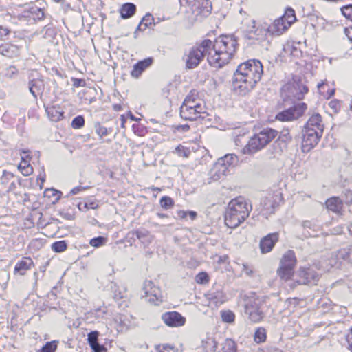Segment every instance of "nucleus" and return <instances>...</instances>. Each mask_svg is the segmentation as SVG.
Instances as JSON below:
<instances>
[{
    "label": "nucleus",
    "instance_id": "3c124183",
    "mask_svg": "<svg viewBox=\"0 0 352 352\" xmlns=\"http://www.w3.org/2000/svg\"><path fill=\"white\" fill-rule=\"evenodd\" d=\"M342 14L347 19L352 20V5L343 7L342 9Z\"/></svg>",
    "mask_w": 352,
    "mask_h": 352
},
{
    "label": "nucleus",
    "instance_id": "c85d7f7f",
    "mask_svg": "<svg viewBox=\"0 0 352 352\" xmlns=\"http://www.w3.org/2000/svg\"><path fill=\"white\" fill-rule=\"evenodd\" d=\"M136 11V6L132 3H126L122 5L120 13L122 19H129L134 15Z\"/></svg>",
    "mask_w": 352,
    "mask_h": 352
},
{
    "label": "nucleus",
    "instance_id": "393cba45",
    "mask_svg": "<svg viewBox=\"0 0 352 352\" xmlns=\"http://www.w3.org/2000/svg\"><path fill=\"white\" fill-rule=\"evenodd\" d=\"M0 54L9 58L17 57L20 54V49L15 45L6 43L0 45Z\"/></svg>",
    "mask_w": 352,
    "mask_h": 352
},
{
    "label": "nucleus",
    "instance_id": "4d7b16f0",
    "mask_svg": "<svg viewBox=\"0 0 352 352\" xmlns=\"http://www.w3.org/2000/svg\"><path fill=\"white\" fill-rule=\"evenodd\" d=\"M87 188V187H82V186H76L74 188H72L69 192V195H77L80 192L82 191V190H85Z\"/></svg>",
    "mask_w": 352,
    "mask_h": 352
},
{
    "label": "nucleus",
    "instance_id": "4468645a",
    "mask_svg": "<svg viewBox=\"0 0 352 352\" xmlns=\"http://www.w3.org/2000/svg\"><path fill=\"white\" fill-rule=\"evenodd\" d=\"M205 296L208 300V306L210 307H218L227 300L226 296L221 289H212Z\"/></svg>",
    "mask_w": 352,
    "mask_h": 352
},
{
    "label": "nucleus",
    "instance_id": "9b49d317",
    "mask_svg": "<svg viewBox=\"0 0 352 352\" xmlns=\"http://www.w3.org/2000/svg\"><path fill=\"white\" fill-rule=\"evenodd\" d=\"M269 27L267 24L257 25L254 20H250L246 30L250 34L249 38L264 41L269 34Z\"/></svg>",
    "mask_w": 352,
    "mask_h": 352
},
{
    "label": "nucleus",
    "instance_id": "b1692460",
    "mask_svg": "<svg viewBox=\"0 0 352 352\" xmlns=\"http://www.w3.org/2000/svg\"><path fill=\"white\" fill-rule=\"evenodd\" d=\"M152 63L153 59L151 58H147L143 60L139 61L134 65L131 72V75L134 78H138L146 68L151 65Z\"/></svg>",
    "mask_w": 352,
    "mask_h": 352
},
{
    "label": "nucleus",
    "instance_id": "0eeeda50",
    "mask_svg": "<svg viewBox=\"0 0 352 352\" xmlns=\"http://www.w3.org/2000/svg\"><path fill=\"white\" fill-rule=\"evenodd\" d=\"M266 305L258 298L249 299L245 305V314L252 322H259L265 317Z\"/></svg>",
    "mask_w": 352,
    "mask_h": 352
},
{
    "label": "nucleus",
    "instance_id": "09e8293b",
    "mask_svg": "<svg viewBox=\"0 0 352 352\" xmlns=\"http://www.w3.org/2000/svg\"><path fill=\"white\" fill-rule=\"evenodd\" d=\"M156 349L157 352H179L175 346L168 344L160 345Z\"/></svg>",
    "mask_w": 352,
    "mask_h": 352
},
{
    "label": "nucleus",
    "instance_id": "cd10ccee",
    "mask_svg": "<svg viewBox=\"0 0 352 352\" xmlns=\"http://www.w3.org/2000/svg\"><path fill=\"white\" fill-rule=\"evenodd\" d=\"M296 263V258L295 254L292 250L287 251L283 256L280 260V265L285 267H290L294 268Z\"/></svg>",
    "mask_w": 352,
    "mask_h": 352
},
{
    "label": "nucleus",
    "instance_id": "69168bd1",
    "mask_svg": "<svg viewBox=\"0 0 352 352\" xmlns=\"http://www.w3.org/2000/svg\"><path fill=\"white\" fill-rule=\"evenodd\" d=\"M85 206L87 208L95 209L97 208L98 205L95 202L86 203Z\"/></svg>",
    "mask_w": 352,
    "mask_h": 352
},
{
    "label": "nucleus",
    "instance_id": "f257e3e1",
    "mask_svg": "<svg viewBox=\"0 0 352 352\" xmlns=\"http://www.w3.org/2000/svg\"><path fill=\"white\" fill-rule=\"evenodd\" d=\"M237 45L236 40L232 36H221L214 42L204 40L201 44L192 47L185 55L186 67H197L205 56L209 64L221 67L227 64L234 55Z\"/></svg>",
    "mask_w": 352,
    "mask_h": 352
},
{
    "label": "nucleus",
    "instance_id": "a878e982",
    "mask_svg": "<svg viewBox=\"0 0 352 352\" xmlns=\"http://www.w3.org/2000/svg\"><path fill=\"white\" fill-rule=\"evenodd\" d=\"M44 88L43 80L39 79H33L29 82V90L35 99L37 96L42 93Z\"/></svg>",
    "mask_w": 352,
    "mask_h": 352
},
{
    "label": "nucleus",
    "instance_id": "4c0bfd02",
    "mask_svg": "<svg viewBox=\"0 0 352 352\" xmlns=\"http://www.w3.org/2000/svg\"><path fill=\"white\" fill-rule=\"evenodd\" d=\"M67 247V244L65 241H56L52 245V250L55 252H63Z\"/></svg>",
    "mask_w": 352,
    "mask_h": 352
},
{
    "label": "nucleus",
    "instance_id": "ddd939ff",
    "mask_svg": "<svg viewBox=\"0 0 352 352\" xmlns=\"http://www.w3.org/2000/svg\"><path fill=\"white\" fill-rule=\"evenodd\" d=\"M162 320L168 327H179L185 324L186 318L177 311H168L162 315Z\"/></svg>",
    "mask_w": 352,
    "mask_h": 352
},
{
    "label": "nucleus",
    "instance_id": "dca6fc26",
    "mask_svg": "<svg viewBox=\"0 0 352 352\" xmlns=\"http://www.w3.org/2000/svg\"><path fill=\"white\" fill-rule=\"evenodd\" d=\"M305 129L316 131L319 133H323L324 124L321 116L315 113L309 118L305 126Z\"/></svg>",
    "mask_w": 352,
    "mask_h": 352
},
{
    "label": "nucleus",
    "instance_id": "20e7f679",
    "mask_svg": "<svg viewBox=\"0 0 352 352\" xmlns=\"http://www.w3.org/2000/svg\"><path fill=\"white\" fill-rule=\"evenodd\" d=\"M206 114L204 102L192 95L186 97L180 107V116L186 120H195L198 118H204Z\"/></svg>",
    "mask_w": 352,
    "mask_h": 352
},
{
    "label": "nucleus",
    "instance_id": "ea45409f",
    "mask_svg": "<svg viewBox=\"0 0 352 352\" xmlns=\"http://www.w3.org/2000/svg\"><path fill=\"white\" fill-rule=\"evenodd\" d=\"M107 238L104 236H98L90 240L89 244L94 248H100L107 243Z\"/></svg>",
    "mask_w": 352,
    "mask_h": 352
},
{
    "label": "nucleus",
    "instance_id": "37998d69",
    "mask_svg": "<svg viewBox=\"0 0 352 352\" xmlns=\"http://www.w3.org/2000/svg\"><path fill=\"white\" fill-rule=\"evenodd\" d=\"M160 203L161 206L166 210L170 208L174 204L173 200L167 196L162 197L160 199Z\"/></svg>",
    "mask_w": 352,
    "mask_h": 352
},
{
    "label": "nucleus",
    "instance_id": "e433bc0d",
    "mask_svg": "<svg viewBox=\"0 0 352 352\" xmlns=\"http://www.w3.org/2000/svg\"><path fill=\"white\" fill-rule=\"evenodd\" d=\"M254 338L256 342H263L266 339V330L263 327H259L254 333Z\"/></svg>",
    "mask_w": 352,
    "mask_h": 352
},
{
    "label": "nucleus",
    "instance_id": "680f3d73",
    "mask_svg": "<svg viewBox=\"0 0 352 352\" xmlns=\"http://www.w3.org/2000/svg\"><path fill=\"white\" fill-rule=\"evenodd\" d=\"M346 198L345 199V202L349 204L352 202V191L347 190L346 193Z\"/></svg>",
    "mask_w": 352,
    "mask_h": 352
},
{
    "label": "nucleus",
    "instance_id": "a211bd4d",
    "mask_svg": "<svg viewBox=\"0 0 352 352\" xmlns=\"http://www.w3.org/2000/svg\"><path fill=\"white\" fill-rule=\"evenodd\" d=\"M194 12L201 17L208 16L212 11V3L209 0H197L194 4Z\"/></svg>",
    "mask_w": 352,
    "mask_h": 352
},
{
    "label": "nucleus",
    "instance_id": "c9c22d12",
    "mask_svg": "<svg viewBox=\"0 0 352 352\" xmlns=\"http://www.w3.org/2000/svg\"><path fill=\"white\" fill-rule=\"evenodd\" d=\"M19 70L18 69L14 66V65H10L5 68L1 74L2 75L8 78H12L15 77L18 74Z\"/></svg>",
    "mask_w": 352,
    "mask_h": 352
},
{
    "label": "nucleus",
    "instance_id": "f704fd0d",
    "mask_svg": "<svg viewBox=\"0 0 352 352\" xmlns=\"http://www.w3.org/2000/svg\"><path fill=\"white\" fill-rule=\"evenodd\" d=\"M153 21V16L151 14H146L137 28V30H144L152 24Z\"/></svg>",
    "mask_w": 352,
    "mask_h": 352
},
{
    "label": "nucleus",
    "instance_id": "e2e57ef3",
    "mask_svg": "<svg viewBox=\"0 0 352 352\" xmlns=\"http://www.w3.org/2000/svg\"><path fill=\"white\" fill-rule=\"evenodd\" d=\"M346 340L349 344V349L352 351V328L351 332L347 335Z\"/></svg>",
    "mask_w": 352,
    "mask_h": 352
},
{
    "label": "nucleus",
    "instance_id": "f8f14e48",
    "mask_svg": "<svg viewBox=\"0 0 352 352\" xmlns=\"http://www.w3.org/2000/svg\"><path fill=\"white\" fill-rule=\"evenodd\" d=\"M298 278L295 283L298 285L315 283L319 279L318 274L312 268H300L298 272Z\"/></svg>",
    "mask_w": 352,
    "mask_h": 352
},
{
    "label": "nucleus",
    "instance_id": "5fc2aeb1",
    "mask_svg": "<svg viewBox=\"0 0 352 352\" xmlns=\"http://www.w3.org/2000/svg\"><path fill=\"white\" fill-rule=\"evenodd\" d=\"M91 349L94 351V352H105L106 349L105 348L99 344V343L97 342H96V344H93L92 345H90Z\"/></svg>",
    "mask_w": 352,
    "mask_h": 352
},
{
    "label": "nucleus",
    "instance_id": "49530a36",
    "mask_svg": "<svg viewBox=\"0 0 352 352\" xmlns=\"http://www.w3.org/2000/svg\"><path fill=\"white\" fill-rule=\"evenodd\" d=\"M195 281L199 284H206L209 281V276L206 272H199L195 276Z\"/></svg>",
    "mask_w": 352,
    "mask_h": 352
},
{
    "label": "nucleus",
    "instance_id": "774afa93",
    "mask_svg": "<svg viewBox=\"0 0 352 352\" xmlns=\"http://www.w3.org/2000/svg\"><path fill=\"white\" fill-rule=\"evenodd\" d=\"M120 120H121V122H122V124H121L122 127H124V123L126 122V119H125V117H124V115H122L120 116Z\"/></svg>",
    "mask_w": 352,
    "mask_h": 352
},
{
    "label": "nucleus",
    "instance_id": "c756f323",
    "mask_svg": "<svg viewBox=\"0 0 352 352\" xmlns=\"http://www.w3.org/2000/svg\"><path fill=\"white\" fill-rule=\"evenodd\" d=\"M45 111L49 118L53 122H57L63 117V113L60 111V107H47Z\"/></svg>",
    "mask_w": 352,
    "mask_h": 352
},
{
    "label": "nucleus",
    "instance_id": "7c9ffc66",
    "mask_svg": "<svg viewBox=\"0 0 352 352\" xmlns=\"http://www.w3.org/2000/svg\"><path fill=\"white\" fill-rule=\"evenodd\" d=\"M277 274L280 278L285 281L289 280L294 274V268L290 267H285L283 265H280L277 270Z\"/></svg>",
    "mask_w": 352,
    "mask_h": 352
},
{
    "label": "nucleus",
    "instance_id": "6ab92c4d",
    "mask_svg": "<svg viewBox=\"0 0 352 352\" xmlns=\"http://www.w3.org/2000/svg\"><path fill=\"white\" fill-rule=\"evenodd\" d=\"M228 173H226V168L221 166L219 164L216 162L209 172V183L217 182Z\"/></svg>",
    "mask_w": 352,
    "mask_h": 352
},
{
    "label": "nucleus",
    "instance_id": "338daca9",
    "mask_svg": "<svg viewBox=\"0 0 352 352\" xmlns=\"http://www.w3.org/2000/svg\"><path fill=\"white\" fill-rule=\"evenodd\" d=\"M188 216L190 218L192 221L195 220L197 216V214L195 211H189L188 212Z\"/></svg>",
    "mask_w": 352,
    "mask_h": 352
},
{
    "label": "nucleus",
    "instance_id": "f3484780",
    "mask_svg": "<svg viewBox=\"0 0 352 352\" xmlns=\"http://www.w3.org/2000/svg\"><path fill=\"white\" fill-rule=\"evenodd\" d=\"M278 240L277 232L271 233L263 237L260 241V248L262 253L270 252Z\"/></svg>",
    "mask_w": 352,
    "mask_h": 352
},
{
    "label": "nucleus",
    "instance_id": "1a4fd4ad",
    "mask_svg": "<svg viewBox=\"0 0 352 352\" xmlns=\"http://www.w3.org/2000/svg\"><path fill=\"white\" fill-rule=\"evenodd\" d=\"M307 108L305 103H298L287 109L279 112L276 119L281 122H292L300 118Z\"/></svg>",
    "mask_w": 352,
    "mask_h": 352
},
{
    "label": "nucleus",
    "instance_id": "de8ad7c7",
    "mask_svg": "<svg viewBox=\"0 0 352 352\" xmlns=\"http://www.w3.org/2000/svg\"><path fill=\"white\" fill-rule=\"evenodd\" d=\"M349 256H350V249H346V248L340 250L336 254V257L338 260L342 259L344 261H347L349 259Z\"/></svg>",
    "mask_w": 352,
    "mask_h": 352
},
{
    "label": "nucleus",
    "instance_id": "052dcab7",
    "mask_svg": "<svg viewBox=\"0 0 352 352\" xmlns=\"http://www.w3.org/2000/svg\"><path fill=\"white\" fill-rule=\"evenodd\" d=\"M243 272L247 275H251L252 274V270L246 264L243 265Z\"/></svg>",
    "mask_w": 352,
    "mask_h": 352
},
{
    "label": "nucleus",
    "instance_id": "6e6d98bb",
    "mask_svg": "<svg viewBox=\"0 0 352 352\" xmlns=\"http://www.w3.org/2000/svg\"><path fill=\"white\" fill-rule=\"evenodd\" d=\"M19 170L24 176H28L33 172V168L31 166H26V168H20Z\"/></svg>",
    "mask_w": 352,
    "mask_h": 352
},
{
    "label": "nucleus",
    "instance_id": "a19ab883",
    "mask_svg": "<svg viewBox=\"0 0 352 352\" xmlns=\"http://www.w3.org/2000/svg\"><path fill=\"white\" fill-rule=\"evenodd\" d=\"M174 153L180 157H188L191 152L188 148L180 144L175 148Z\"/></svg>",
    "mask_w": 352,
    "mask_h": 352
},
{
    "label": "nucleus",
    "instance_id": "4be33fe9",
    "mask_svg": "<svg viewBox=\"0 0 352 352\" xmlns=\"http://www.w3.org/2000/svg\"><path fill=\"white\" fill-rule=\"evenodd\" d=\"M34 266V262L30 257H24L19 261L14 267V273L21 276L25 274L26 272Z\"/></svg>",
    "mask_w": 352,
    "mask_h": 352
},
{
    "label": "nucleus",
    "instance_id": "9d476101",
    "mask_svg": "<svg viewBox=\"0 0 352 352\" xmlns=\"http://www.w3.org/2000/svg\"><path fill=\"white\" fill-rule=\"evenodd\" d=\"M142 290L144 297L149 302L157 305L162 302V296L160 289L155 286L151 280H145L143 284Z\"/></svg>",
    "mask_w": 352,
    "mask_h": 352
},
{
    "label": "nucleus",
    "instance_id": "603ef678",
    "mask_svg": "<svg viewBox=\"0 0 352 352\" xmlns=\"http://www.w3.org/2000/svg\"><path fill=\"white\" fill-rule=\"evenodd\" d=\"M99 333L96 331H91L88 334V342L89 345H92L93 344H96V342H98V337Z\"/></svg>",
    "mask_w": 352,
    "mask_h": 352
},
{
    "label": "nucleus",
    "instance_id": "412c9836",
    "mask_svg": "<svg viewBox=\"0 0 352 352\" xmlns=\"http://www.w3.org/2000/svg\"><path fill=\"white\" fill-rule=\"evenodd\" d=\"M326 208L338 214H341L343 210V202L338 197H333L328 199L325 202Z\"/></svg>",
    "mask_w": 352,
    "mask_h": 352
},
{
    "label": "nucleus",
    "instance_id": "2eb2a0df",
    "mask_svg": "<svg viewBox=\"0 0 352 352\" xmlns=\"http://www.w3.org/2000/svg\"><path fill=\"white\" fill-rule=\"evenodd\" d=\"M322 134L314 131L305 129L303 130L302 146L304 148H307L309 151L318 144Z\"/></svg>",
    "mask_w": 352,
    "mask_h": 352
},
{
    "label": "nucleus",
    "instance_id": "79ce46f5",
    "mask_svg": "<svg viewBox=\"0 0 352 352\" xmlns=\"http://www.w3.org/2000/svg\"><path fill=\"white\" fill-rule=\"evenodd\" d=\"M21 155V162H20L19 165V169L26 168V166H30V164H29V151H23Z\"/></svg>",
    "mask_w": 352,
    "mask_h": 352
},
{
    "label": "nucleus",
    "instance_id": "bf43d9fd",
    "mask_svg": "<svg viewBox=\"0 0 352 352\" xmlns=\"http://www.w3.org/2000/svg\"><path fill=\"white\" fill-rule=\"evenodd\" d=\"M177 216L181 219H185L188 216V212L184 210H178Z\"/></svg>",
    "mask_w": 352,
    "mask_h": 352
},
{
    "label": "nucleus",
    "instance_id": "bb28decb",
    "mask_svg": "<svg viewBox=\"0 0 352 352\" xmlns=\"http://www.w3.org/2000/svg\"><path fill=\"white\" fill-rule=\"evenodd\" d=\"M218 164L226 168V173H229V168L237 162V156L234 154H227L225 156L219 158L217 162Z\"/></svg>",
    "mask_w": 352,
    "mask_h": 352
},
{
    "label": "nucleus",
    "instance_id": "a18cd8bd",
    "mask_svg": "<svg viewBox=\"0 0 352 352\" xmlns=\"http://www.w3.org/2000/svg\"><path fill=\"white\" fill-rule=\"evenodd\" d=\"M85 124V120L82 116H78L75 117L72 122V126L74 129H80Z\"/></svg>",
    "mask_w": 352,
    "mask_h": 352
},
{
    "label": "nucleus",
    "instance_id": "c03bdc74",
    "mask_svg": "<svg viewBox=\"0 0 352 352\" xmlns=\"http://www.w3.org/2000/svg\"><path fill=\"white\" fill-rule=\"evenodd\" d=\"M57 348L55 341L47 342L38 352H54Z\"/></svg>",
    "mask_w": 352,
    "mask_h": 352
},
{
    "label": "nucleus",
    "instance_id": "aec40b11",
    "mask_svg": "<svg viewBox=\"0 0 352 352\" xmlns=\"http://www.w3.org/2000/svg\"><path fill=\"white\" fill-rule=\"evenodd\" d=\"M262 209L261 213L265 217L274 212V208L276 206V202L274 197H267L262 199L261 202Z\"/></svg>",
    "mask_w": 352,
    "mask_h": 352
},
{
    "label": "nucleus",
    "instance_id": "8fccbe9b",
    "mask_svg": "<svg viewBox=\"0 0 352 352\" xmlns=\"http://www.w3.org/2000/svg\"><path fill=\"white\" fill-rule=\"evenodd\" d=\"M95 128H96V131L97 134L100 138L107 135L109 133V130L106 127L100 125V124H96Z\"/></svg>",
    "mask_w": 352,
    "mask_h": 352
},
{
    "label": "nucleus",
    "instance_id": "423d86ee",
    "mask_svg": "<svg viewBox=\"0 0 352 352\" xmlns=\"http://www.w3.org/2000/svg\"><path fill=\"white\" fill-rule=\"evenodd\" d=\"M296 21L294 10L287 8L282 16L275 19L270 25H268L269 34L272 36H280L287 30Z\"/></svg>",
    "mask_w": 352,
    "mask_h": 352
},
{
    "label": "nucleus",
    "instance_id": "13d9d810",
    "mask_svg": "<svg viewBox=\"0 0 352 352\" xmlns=\"http://www.w3.org/2000/svg\"><path fill=\"white\" fill-rule=\"evenodd\" d=\"M344 33L349 39L352 41V27H348L344 29Z\"/></svg>",
    "mask_w": 352,
    "mask_h": 352
},
{
    "label": "nucleus",
    "instance_id": "2f4dec72",
    "mask_svg": "<svg viewBox=\"0 0 352 352\" xmlns=\"http://www.w3.org/2000/svg\"><path fill=\"white\" fill-rule=\"evenodd\" d=\"M132 234L135 235L141 242L144 243H150L152 239L149 232L146 230H137L132 232Z\"/></svg>",
    "mask_w": 352,
    "mask_h": 352
},
{
    "label": "nucleus",
    "instance_id": "5701e85b",
    "mask_svg": "<svg viewBox=\"0 0 352 352\" xmlns=\"http://www.w3.org/2000/svg\"><path fill=\"white\" fill-rule=\"evenodd\" d=\"M292 140V136L290 135L289 131L288 129H283L280 135L278 138V140L276 141L273 146L274 148V157H276L278 155H280L283 152L282 147L280 146L279 141H282L285 143L289 142Z\"/></svg>",
    "mask_w": 352,
    "mask_h": 352
},
{
    "label": "nucleus",
    "instance_id": "473e14b6",
    "mask_svg": "<svg viewBox=\"0 0 352 352\" xmlns=\"http://www.w3.org/2000/svg\"><path fill=\"white\" fill-rule=\"evenodd\" d=\"M29 12L35 21H41L44 19L45 13L43 9L41 8L34 6L30 8Z\"/></svg>",
    "mask_w": 352,
    "mask_h": 352
},
{
    "label": "nucleus",
    "instance_id": "0e129e2a",
    "mask_svg": "<svg viewBox=\"0 0 352 352\" xmlns=\"http://www.w3.org/2000/svg\"><path fill=\"white\" fill-rule=\"evenodd\" d=\"M82 83H84V80L82 79L75 78L74 80V85L75 87H81L82 86Z\"/></svg>",
    "mask_w": 352,
    "mask_h": 352
},
{
    "label": "nucleus",
    "instance_id": "7ed1b4c3",
    "mask_svg": "<svg viewBox=\"0 0 352 352\" xmlns=\"http://www.w3.org/2000/svg\"><path fill=\"white\" fill-rule=\"evenodd\" d=\"M252 206L243 197L231 200L225 213V223L230 228H235L248 217Z\"/></svg>",
    "mask_w": 352,
    "mask_h": 352
},
{
    "label": "nucleus",
    "instance_id": "6e6552de",
    "mask_svg": "<svg viewBox=\"0 0 352 352\" xmlns=\"http://www.w3.org/2000/svg\"><path fill=\"white\" fill-rule=\"evenodd\" d=\"M307 91L308 88L301 81L289 82L282 88V95L290 100H302Z\"/></svg>",
    "mask_w": 352,
    "mask_h": 352
},
{
    "label": "nucleus",
    "instance_id": "58836bf2",
    "mask_svg": "<svg viewBox=\"0 0 352 352\" xmlns=\"http://www.w3.org/2000/svg\"><path fill=\"white\" fill-rule=\"evenodd\" d=\"M221 319L223 322L228 323H232L234 321L235 315L230 310L222 311L221 312Z\"/></svg>",
    "mask_w": 352,
    "mask_h": 352
},
{
    "label": "nucleus",
    "instance_id": "f03ea898",
    "mask_svg": "<svg viewBox=\"0 0 352 352\" xmlns=\"http://www.w3.org/2000/svg\"><path fill=\"white\" fill-rule=\"evenodd\" d=\"M263 74V65L256 59L241 63L232 78L234 91L241 96L250 92L261 79Z\"/></svg>",
    "mask_w": 352,
    "mask_h": 352
},
{
    "label": "nucleus",
    "instance_id": "39448f33",
    "mask_svg": "<svg viewBox=\"0 0 352 352\" xmlns=\"http://www.w3.org/2000/svg\"><path fill=\"white\" fill-rule=\"evenodd\" d=\"M278 135V131L272 129H265L258 134L252 137L247 144L243 148L242 153L245 155H252L263 148Z\"/></svg>",
    "mask_w": 352,
    "mask_h": 352
},
{
    "label": "nucleus",
    "instance_id": "72a5a7b5",
    "mask_svg": "<svg viewBox=\"0 0 352 352\" xmlns=\"http://www.w3.org/2000/svg\"><path fill=\"white\" fill-rule=\"evenodd\" d=\"M223 352H237V346L236 342L230 339H226L222 344Z\"/></svg>",
    "mask_w": 352,
    "mask_h": 352
},
{
    "label": "nucleus",
    "instance_id": "864d4df0",
    "mask_svg": "<svg viewBox=\"0 0 352 352\" xmlns=\"http://www.w3.org/2000/svg\"><path fill=\"white\" fill-rule=\"evenodd\" d=\"M302 226L304 228H307L309 229H313L314 230H317L318 226L316 224L315 221H305L302 223Z\"/></svg>",
    "mask_w": 352,
    "mask_h": 352
}]
</instances>
